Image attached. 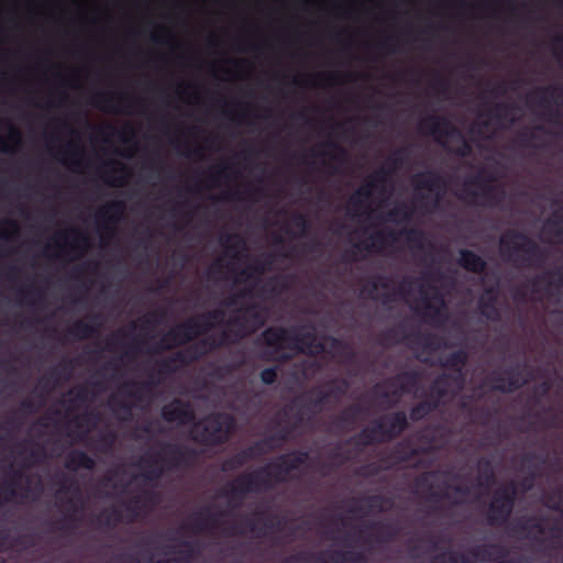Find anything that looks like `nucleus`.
I'll use <instances>...</instances> for the list:
<instances>
[{
	"label": "nucleus",
	"instance_id": "f257e3e1",
	"mask_svg": "<svg viewBox=\"0 0 563 563\" xmlns=\"http://www.w3.org/2000/svg\"><path fill=\"white\" fill-rule=\"evenodd\" d=\"M264 341L272 349V354L276 358L288 357L294 351L310 350L303 341L290 336L288 332L282 329L266 331Z\"/></svg>",
	"mask_w": 563,
	"mask_h": 563
},
{
	"label": "nucleus",
	"instance_id": "20e7f679",
	"mask_svg": "<svg viewBox=\"0 0 563 563\" xmlns=\"http://www.w3.org/2000/svg\"><path fill=\"white\" fill-rule=\"evenodd\" d=\"M443 306V300L439 297L423 298L420 303L416 305V309L421 311L424 316L434 318L440 314V310Z\"/></svg>",
	"mask_w": 563,
	"mask_h": 563
},
{
	"label": "nucleus",
	"instance_id": "6e6552de",
	"mask_svg": "<svg viewBox=\"0 0 563 563\" xmlns=\"http://www.w3.org/2000/svg\"><path fill=\"white\" fill-rule=\"evenodd\" d=\"M511 507V497L507 493L505 496H503L501 499L496 498L492 504V511L493 512H500V516L504 514H507L510 510Z\"/></svg>",
	"mask_w": 563,
	"mask_h": 563
},
{
	"label": "nucleus",
	"instance_id": "f8f14e48",
	"mask_svg": "<svg viewBox=\"0 0 563 563\" xmlns=\"http://www.w3.org/2000/svg\"><path fill=\"white\" fill-rule=\"evenodd\" d=\"M397 220V216L394 213H390L388 218L386 219V222H393Z\"/></svg>",
	"mask_w": 563,
	"mask_h": 563
},
{
	"label": "nucleus",
	"instance_id": "39448f33",
	"mask_svg": "<svg viewBox=\"0 0 563 563\" xmlns=\"http://www.w3.org/2000/svg\"><path fill=\"white\" fill-rule=\"evenodd\" d=\"M243 317L246 320L245 332L254 331L258 328L264 321V313L262 309L251 308L246 309Z\"/></svg>",
	"mask_w": 563,
	"mask_h": 563
},
{
	"label": "nucleus",
	"instance_id": "423d86ee",
	"mask_svg": "<svg viewBox=\"0 0 563 563\" xmlns=\"http://www.w3.org/2000/svg\"><path fill=\"white\" fill-rule=\"evenodd\" d=\"M461 263L465 268L473 272H479L484 268L482 258L471 252H462Z\"/></svg>",
	"mask_w": 563,
	"mask_h": 563
},
{
	"label": "nucleus",
	"instance_id": "9b49d317",
	"mask_svg": "<svg viewBox=\"0 0 563 563\" xmlns=\"http://www.w3.org/2000/svg\"><path fill=\"white\" fill-rule=\"evenodd\" d=\"M510 244H511V243H510V236H508V235L504 236V238H503V240H501V245H503L504 247H509V246H510Z\"/></svg>",
	"mask_w": 563,
	"mask_h": 563
},
{
	"label": "nucleus",
	"instance_id": "f03ea898",
	"mask_svg": "<svg viewBox=\"0 0 563 563\" xmlns=\"http://www.w3.org/2000/svg\"><path fill=\"white\" fill-rule=\"evenodd\" d=\"M378 190L377 185L368 184L362 187L352 198H351V207L353 212L356 214L367 213L368 216L374 217V213L378 212L380 207L374 206V199L376 192Z\"/></svg>",
	"mask_w": 563,
	"mask_h": 563
},
{
	"label": "nucleus",
	"instance_id": "1a4fd4ad",
	"mask_svg": "<svg viewBox=\"0 0 563 563\" xmlns=\"http://www.w3.org/2000/svg\"><path fill=\"white\" fill-rule=\"evenodd\" d=\"M276 378V372L274 369H265L262 372V379L266 384L273 383Z\"/></svg>",
	"mask_w": 563,
	"mask_h": 563
},
{
	"label": "nucleus",
	"instance_id": "0eeeda50",
	"mask_svg": "<svg viewBox=\"0 0 563 563\" xmlns=\"http://www.w3.org/2000/svg\"><path fill=\"white\" fill-rule=\"evenodd\" d=\"M221 422L219 429H214L213 432L207 435L210 441H221L231 429V420L228 417H219Z\"/></svg>",
	"mask_w": 563,
	"mask_h": 563
},
{
	"label": "nucleus",
	"instance_id": "ddd939ff",
	"mask_svg": "<svg viewBox=\"0 0 563 563\" xmlns=\"http://www.w3.org/2000/svg\"><path fill=\"white\" fill-rule=\"evenodd\" d=\"M65 252H66V251H65V247H64V246H60V250L56 253V255H57V256H62V255H64V253H65Z\"/></svg>",
	"mask_w": 563,
	"mask_h": 563
},
{
	"label": "nucleus",
	"instance_id": "7ed1b4c3",
	"mask_svg": "<svg viewBox=\"0 0 563 563\" xmlns=\"http://www.w3.org/2000/svg\"><path fill=\"white\" fill-rule=\"evenodd\" d=\"M163 415L168 421H176L179 423L189 422L194 417L189 406L181 401H174L166 406Z\"/></svg>",
	"mask_w": 563,
	"mask_h": 563
},
{
	"label": "nucleus",
	"instance_id": "9d476101",
	"mask_svg": "<svg viewBox=\"0 0 563 563\" xmlns=\"http://www.w3.org/2000/svg\"><path fill=\"white\" fill-rule=\"evenodd\" d=\"M514 239L516 240V241L514 242V247H515V249H516V247H518V246H520V245H521V243H522V241L525 240V239H523V236H517V235H516V236H514Z\"/></svg>",
	"mask_w": 563,
	"mask_h": 563
},
{
	"label": "nucleus",
	"instance_id": "4468645a",
	"mask_svg": "<svg viewBox=\"0 0 563 563\" xmlns=\"http://www.w3.org/2000/svg\"><path fill=\"white\" fill-rule=\"evenodd\" d=\"M244 279V274L239 277V282H242Z\"/></svg>",
	"mask_w": 563,
	"mask_h": 563
}]
</instances>
